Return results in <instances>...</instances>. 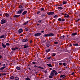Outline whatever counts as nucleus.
Instances as JSON below:
<instances>
[{
    "label": "nucleus",
    "mask_w": 80,
    "mask_h": 80,
    "mask_svg": "<svg viewBox=\"0 0 80 80\" xmlns=\"http://www.w3.org/2000/svg\"><path fill=\"white\" fill-rule=\"evenodd\" d=\"M62 21H65V20L64 19H62Z\"/></svg>",
    "instance_id": "nucleus-60"
},
{
    "label": "nucleus",
    "mask_w": 80,
    "mask_h": 80,
    "mask_svg": "<svg viewBox=\"0 0 80 80\" xmlns=\"http://www.w3.org/2000/svg\"><path fill=\"white\" fill-rule=\"evenodd\" d=\"M62 5H63L62 4H60V5H59L58 6V7H60V6H62Z\"/></svg>",
    "instance_id": "nucleus-55"
},
{
    "label": "nucleus",
    "mask_w": 80,
    "mask_h": 80,
    "mask_svg": "<svg viewBox=\"0 0 80 80\" xmlns=\"http://www.w3.org/2000/svg\"><path fill=\"white\" fill-rule=\"evenodd\" d=\"M38 68H41V69H44V68H42V67L39 66L38 67Z\"/></svg>",
    "instance_id": "nucleus-42"
},
{
    "label": "nucleus",
    "mask_w": 80,
    "mask_h": 80,
    "mask_svg": "<svg viewBox=\"0 0 80 80\" xmlns=\"http://www.w3.org/2000/svg\"><path fill=\"white\" fill-rule=\"evenodd\" d=\"M75 73V72H72V73H71V75H74V74Z\"/></svg>",
    "instance_id": "nucleus-50"
},
{
    "label": "nucleus",
    "mask_w": 80,
    "mask_h": 80,
    "mask_svg": "<svg viewBox=\"0 0 80 80\" xmlns=\"http://www.w3.org/2000/svg\"><path fill=\"white\" fill-rule=\"evenodd\" d=\"M37 26H38V25H40V24L38 23L37 24Z\"/></svg>",
    "instance_id": "nucleus-64"
},
{
    "label": "nucleus",
    "mask_w": 80,
    "mask_h": 80,
    "mask_svg": "<svg viewBox=\"0 0 80 80\" xmlns=\"http://www.w3.org/2000/svg\"><path fill=\"white\" fill-rule=\"evenodd\" d=\"M49 78H52L53 77L52 76H49Z\"/></svg>",
    "instance_id": "nucleus-43"
},
{
    "label": "nucleus",
    "mask_w": 80,
    "mask_h": 80,
    "mask_svg": "<svg viewBox=\"0 0 80 80\" xmlns=\"http://www.w3.org/2000/svg\"><path fill=\"white\" fill-rule=\"evenodd\" d=\"M42 20H40L38 21V23H41V22H42Z\"/></svg>",
    "instance_id": "nucleus-46"
},
{
    "label": "nucleus",
    "mask_w": 80,
    "mask_h": 80,
    "mask_svg": "<svg viewBox=\"0 0 80 80\" xmlns=\"http://www.w3.org/2000/svg\"><path fill=\"white\" fill-rule=\"evenodd\" d=\"M25 29L26 31V32H28V28H25Z\"/></svg>",
    "instance_id": "nucleus-41"
},
{
    "label": "nucleus",
    "mask_w": 80,
    "mask_h": 80,
    "mask_svg": "<svg viewBox=\"0 0 80 80\" xmlns=\"http://www.w3.org/2000/svg\"><path fill=\"white\" fill-rule=\"evenodd\" d=\"M53 17L54 18H58V16L57 15H55Z\"/></svg>",
    "instance_id": "nucleus-27"
},
{
    "label": "nucleus",
    "mask_w": 80,
    "mask_h": 80,
    "mask_svg": "<svg viewBox=\"0 0 80 80\" xmlns=\"http://www.w3.org/2000/svg\"><path fill=\"white\" fill-rule=\"evenodd\" d=\"M1 24H3V23H5L7 22V21L2 19L1 20Z\"/></svg>",
    "instance_id": "nucleus-6"
},
{
    "label": "nucleus",
    "mask_w": 80,
    "mask_h": 80,
    "mask_svg": "<svg viewBox=\"0 0 80 80\" xmlns=\"http://www.w3.org/2000/svg\"><path fill=\"white\" fill-rule=\"evenodd\" d=\"M1 75H3V76L7 75V73H5V72H2V74H1Z\"/></svg>",
    "instance_id": "nucleus-22"
},
{
    "label": "nucleus",
    "mask_w": 80,
    "mask_h": 80,
    "mask_svg": "<svg viewBox=\"0 0 80 80\" xmlns=\"http://www.w3.org/2000/svg\"><path fill=\"white\" fill-rule=\"evenodd\" d=\"M18 32L19 34L21 33H22V32H23V29L20 28L19 29V30H18Z\"/></svg>",
    "instance_id": "nucleus-4"
},
{
    "label": "nucleus",
    "mask_w": 80,
    "mask_h": 80,
    "mask_svg": "<svg viewBox=\"0 0 80 80\" xmlns=\"http://www.w3.org/2000/svg\"><path fill=\"white\" fill-rule=\"evenodd\" d=\"M11 49L13 51H15V48H11Z\"/></svg>",
    "instance_id": "nucleus-38"
},
{
    "label": "nucleus",
    "mask_w": 80,
    "mask_h": 80,
    "mask_svg": "<svg viewBox=\"0 0 80 80\" xmlns=\"http://www.w3.org/2000/svg\"><path fill=\"white\" fill-rule=\"evenodd\" d=\"M42 35V33L40 32L36 33L34 34V36L35 37H40Z\"/></svg>",
    "instance_id": "nucleus-3"
},
{
    "label": "nucleus",
    "mask_w": 80,
    "mask_h": 80,
    "mask_svg": "<svg viewBox=\"0 0 80 80\" xmlns=\"http://www.w3.org/2000/svg\"><path fill=\"white\" fill-rule=\"evenodd\" d=\"M28 40L27 39L24 38L22 40V42H28Z\"/></svg>",
    "instance_id": "nucleus-7"
},
{
    "label": "nucleus",
    "mask_w": 80,
    "mask_h": 80,
    "mask_svg": "<svg viewBox=\"0 0 80 80\" xmlns=\"http://www.w3.org/2000/svg\"><path fill=\"white\" fill-rule=\"evenodd\" d=\"M58 21H59V22H62V19H61V18H59L58 19Z\"/></svg>",
    "instance_id": "nucleus-34"
},
{
    "label": "nucleus",
    "mask_w": 80,
    "mask_h": 80,
    "mask_svg": "<svg viewBox=\"0 0 80 80\" xmlns=\"http://www.w3.org/2000/svg\"><path fill=\"white\" fill-rule=\"evenodd\" d=\"M49 67H53V66H52V65L51 64H48V63L46 64Z\"/></svg>",
    "instance_id": "nucleus-16"
},
{
    "label": "nucleus",
    "mask_w": 80,
    "mask_h": 80,
    "mask_svg": "<svg viewBox=\"0 0 80 80\" xmlns=\"http://www.w3.org/2000/svg\"><path fill=\"white\" fill-rule=\"evenodd\" d=\"M5 37V35H2V36H0V39L3 38Z\"/></svg>",
    "instance_id": "nucleus-18"
},
{
    "label": "nucleus",
    "mask_w": 80,
    "mask_h": 80,
    "mask_svg": "<svg viewBox=\"0 0 80 80\" xmlns=\"http://www.w3.org/2000/svg\"><path fill=\"white\" fill-rule=\"evenodd\" d=\"M56 55V53H52V56H53V57H55Z\"/></svg>",
    "instance_id": "nucleus-31"
},
{
    "label": "nucleus",
    "mask_w": 80,
    "mask_h": 80,
    "mask_svg": "<svg viewBox=\"0 0 80 80\" xmlns=\"http://www.w3.org/2000/svg\"><path fill=\"white\" fill-rule=\"evenodd\" d=\"M51 58L52 59V57H51V56L49 57V58H47V59H48V60H50L51 59Z\"/></svg>",
    "instance_id": "nucleus-33"
},
{
    "label": "nucleus",
    "mask_w": 80,
    "mask_h": 80,
    "mask_svg": "<svg viewBox=\"0 0 80 80\" xmlns=\"http://www.w3.org/2000/svg\"><path fill=\"white\" fill-rule=\"evenodd\" d=\"M41 33H44V31H41Z\"/></svg>",
    "instance_id": "nucleus-59"
},
{
    "label": "nucleus",
    "mask_w": 80,
    "mask_h": 80,
    "mask_svg": "<svg viewBox=\"0 0 80 80\" xmlns=\"http://www.w3.org/2000/svg\"><path fill=\"white\" fill-rule=\"evenodd\" d=\"M16 80H19V78H18L17 77H16L15 78H14Z\"/></svg>",
    "instance_id": "nucleus-26"
},
{
    "label": "nucleus",
    "mask_w": 80,
    "mask_h": 80,
    "mask_svg": "<svg viewBox=\"0 0 80 80\" xmlns=\"http://www.w3.org/2000/svg\"><path fill=\"white\" fill-rule=\"evenodd\" d=\"M34 67H35V68H37V66H36V65H35Z\"/></svg>",
    "instance_id": "nucleus-63"
},
{
    "label": "nucleus",
    "mask_w": 80,
    "mask_h": 80,
    "mask_svg": "<svg viewBox=\"0 0 80 80\" xmlns=\"http://www.w3.org/2000/svg\"><path fill=\"white\" fill-rule=\"evenodd\" d=\"M64 76H65V75H61L60 77V78H62V77H64Z\"/></svg>",
    "instance_id": "nucleus-36"
},
{
    "label": "nucleus",
    "mask_w": 80,
    "mask_h": 80,
    "mask_svg": "<svg viewBox=\"0 0 80 80\" xmlns=\"http://www.w3.org/2000/svg\"><path fill=\"white\" fill-rule=\"evenodd\" d=\"M43 37L46 38L48 37H49V34H45L43 35Z\"/></svg>",
    "instance_id": "nucleus-11"
},
{
    "label": "nucleus",
    "mask_w": 80,
    "mask_h": 80,
    "mask_svg": "<svg viewBox=\"0 0 80 80\" xmlns=\"http://www.w3.org/2000/svg\"><path fill=\"white\" fill-rule=\"evenodd\" d=\"M55 74V75H58V73H57V71H56V72L54 73Z\"/></svg>",
    "instance_id": "nucleus-47"
},
{
    "label": "nucleus",
    "mask_w": 80,
    "mask_h": 80,
    "mask_svg": "<svg viewBox=\"0 0 80 80\" xmlns=\"http://www.w3.org/2000/svg\"><path fill=\"white\" fill-rule=\"evenodd\" d=\"M64 51L66 52H68V51H67V49H65V50H64Z\"/></svg>",
    "instance_id": "nucleus-54"
},
{
    "label": "nucleus",
    "mask_w": 80,
    "mask_h": 80,
    "mask_svg": "<svg viewBox=\"0 0 80 80\" xmlns=\"http://www.w3.org/2000/svg\"><path fill=\"white\" fill-rule=\"evenodd\" d=\"M19 17H20V15H14L13 17V18H18Z\"/></svg>",
    "instance_id": "nucleus-8"
},
{
    "label": "nucleus",
    "mask_w": 80,
    "mask_h": 80,
    "mask_svg": "<svg viewBox=\"0 0 80 80\" xmlns=\"http://www.w3.org/2000/svg\"><path fill=\"white\" fill-rule=\"evenodd\" d=\"M22 8L23 6H22V5H20L19 6V8L21 9H20L17 12V13L18 14H21V13L23 12V10H24V9H22Z\"/></svg>",
    "instance_id": "nucleus-1"
},
{
    "label": "nucleus",
    "mask_w": 80,
    "mask_h": 80,
    "mask_svg": "<svg viewBox=\"0 0 80 80\" xmlns=\"http://www.w3.org/2000/svg\"><path fill=\"white\" fill-rule=\"evenodd\" d=\"M29 70H30V71L32 70V69H31L30 68H29Z\"/></svg>",
    "instance_id": "nucleus-62"
},
{
    "label": "nucleus",
    "mask_w": 80,
    "mask_h": 80,
    "mask_svg": "<svg viewBox=\"0 0 80 80\" xmlns=\"http://www.w3.org/2000/svg\"><path fill=\"white\" fill-rule=\"evenodd\" d=\"M60 14L61 15H64V14H63V13H60Z\"/></svg>",
    "instance_id": "nucleus-52"
},
{
    "label": "nucleus",
    "mask_w": 80,
    "mask_h": 80,
    "mask_svg": "<svg viewBox=\"0 0 80 80\" xmlns=\"http://www.w3.org/2000/svg\"><path fill=\"white\" fill-rule=\"evenodd\" d=\"M63 65L64 66H66V63L65 62L63 63Z\"/></svg>",
    "instance_id": "nucleus-48"
},
{
    "label": "nucleus",
    "mask_w": 80,
    "mask_h": 80,
    "mask_svg": "<svg viewBox=\"0 0 80 80\" xmlns=\"http://www.w3.org/2000/svg\"><path fill=\"white\" fill-rule=\"evenodd\" d=\"M2 55H0V59H1V58H2Z\"/></svg>",
    "instance_id": "nucleus-56"
},
{
    "label": "nucleus",
    "mask_w": 80,
    "mask_h": 80,
    "mask_svg": "<svg viewBox=\"0 0 80 80\" xmlns=\"http://www.w3.org/2000/svg\"><path fill=\"white\" fill-rule=\"evenodd\" d=\"M56 72V71H55V70H53L51 71L50 75L51 76H52V77H54V76H55V73Z\"/></svg>",
    "instance_id": "nucleus-2"
},
{
    "label": "nucleus",
    "mask_w": 80,
    "mask_h": 80,
    "mask_svg": "<svg viewBox=\"0 0 80 80\" xmlns=\"http://www.w3.org/2000/svg\"><path fill=\"white\" fill-rule=\"evenodd\" d=\"M64 17L65 18H69V17H70V16H69V15L67 14V16H65Z\"/></svg>",
    "instance_id": "nucleus-23"
},
{
    "label": "nucleus",
    "mask_w": 80,
    "mask_h": 80,
    "mask_svg": "<svg viewBox=\"0 0 80 80\" xmlns=\"http://www.w3.org/2000/svg\"><path fill=\"white\" fill-rule=\"evenodd\" d=\"M27 11H24L22 14V15L24 16L25 15V14H27Z\"/></svg>",
    "instance_id": "nucleus-12"
},
{
    "label": "nucleus",
    "mask_w": 80,
    "mask_h": 80,
    "mask_svg": "<svg viewBox=\"0 0 80 80\" xmlns=\"http://www.w3.org/2000/svg\"><path fill=\"white\" fill-rule=\"evenodd\" d=\"M46 45L47 47H50V44L49 43L46 44Z\"/></svg>",
    "instance_id": "nucleus-30"
},
{
    "label": "nucleus",
    "mask_w": 80,
    "mask_h": 80,
    "mask_svg": "<svg viewBox=\"0 0 80 80\" xmlns=\"http://www.w3.org/2000/svg\"><path fill=\"white\" fill-rule=\"evenodd\" d=\"M55 44H58V42H54Z\"/></svg>",
    "instance_id": "nucleus-51"
},
{
    "label": "nucleus",
    "mask_w": 80,
    "mask_h": 80,
    "mask_svg": "<svg viewBox=\"0 0 80 80\" xmlns=\"http://www.w3.org/2000/svg\"><path fill=\"white\" fill-rule=\"evenodd\" d=\"M15 68L16 69V70H20L21 69V68H20L18 66H17Z\"/></svg>",
    "instance_id": "nucleus-13"
},
{
    "label": "nucleus",
    "mask_w": 80,
    "mask_h": 80,
    "mask_svg": "<svg viewBox=\"0 0 80 80\" xmlns=\"http://www.w3.org/2000/svg\"><path fill=\"white\" fill-rule=\"evenodd\" d=\"M28 23V21H27L26 22H25V23H24L23 25H26Z\"/></svg>",
    "instance_id": "nucleus-25"
},
{
    "label": "nucleus",
    "mask_w": 80,
    "mask_h": 80,
    "mask_svg": "<svg viewBox=\"0 0 80 80\" xmlns=\"http://www.w3.org/2000/svg\"><path fill=\"white\" fill-rule=\"evenodd\" d=\"M58 9H63V8H62V7H60L58 8Z\"/></svg>",
    "instance_id": "nucleus-39"
},
{
    "label": "nucleus",
    "mask_w": 80,
    "mask_h": 80,
    "mask_svg": "<svg viewBox=\"0 0 80 80\" xmlns=\"http://www.w3.org/2000/svg\"><path fill=\"white\" fill-rule=\"evenodd\" d=\"M6 68V67L5 66H3V67H2L1 68H0V70H3L4 68Z\"/></svg>",
    "instance_id": "nucleus-15"
},
{
    "label": "nucleus",
    "mask_w": 80,
    "mask_h": 80,
    "mask_svg": "<svg viewBox=\"0 0 80 80\" xmlns=\"http://www.w3.org/2000/svg\"><path fill=\"white\" fill-rule=\"evenodd\" d=\"M62 3L63 4H66V3H67V1H63Z\"/></svg>",
    "instance_id": "nucleus-32"
},
{
    "label": "nucleus",
    "mask_w": 80,
    "mask_h": 80,
    "mask_svg": "<svg viewBox=\"0 0 80 80\" xmlns=\"http://www.w3.org/2000/svg\"><path fill=\"white\" fill-rule=\"evenodd\" d=\"M15 50H18V47H15Z\"/></svg>",
    "instance_id": "nucleus-49"
},
{
    "label": "nucleus",
    "mask_w": 80,
    "mask_h": 80,
    "mask_svg": "<svg viewBox=\"0 0 80 80\" xmlns=\"http://www.w3.org/2000/svg\"><path fill=\"white\" fill-rule=\"evenodd\" d=\"M50 51V49H48V50H46L45 51V52L46 53H48V52H49Z\"/></svg>",
    "instance_id": "nucleus-24"
},
{
    "label": "nucleus",
    "mask_w": 80,
    "mask_h": 80,
    "mask_svg": "<svg viewBox=\"0 0 80 80\" xmlns=\"http://www.w3.org/2000/svg\"><path fill=\"white\" fill-rule=\"evenodd\" d=\"M53 36H54V34L50 32L49 34V37H53Z\"/></svg>",
    "instance_id": "nucleus-10"
},
{
    "label": "nucleus",
    "mask_w": 80,
    "mask_h": 80,
    "mask_svg": "<svg viewBox=\"0 0 80 80\" xmlns=\"http://www.w3.org/2000/svg\"><path fill=\"white\" fill-rule=\"evenodd\" d=\"M6 45H7V46H8L10 45V44L8 43H6Z\"/></svg>",
    "instance_id": "nucleus-44"
},
{
    "label": "nucleus",
    "mask_w": 80,
    "mask_h": 80,
    "mask_svg": "<svg viewBox=\"0 0 80 80\" xmlns=\"http://www.w3.org/2000/svg\"><path fill=\"white\" fill-rule=\"evenodd\" d=\"M44 72L45 73H47V71H45Z\"/></svg>",
    "instance_id": "nucleus-58"
},
{
    "label": "nucleus",
    "mask_w": 80,
    "mask_h": 80,
    "mask_svg": "<svg viewBox=\"0 0 80 80\" xmlns=\"http://www.w3.org/2000/svg\"><path fill=\"white\" fill-rule=\"evenodd\" d=\"M62 38H65V36L63 35L62 37L61 36V37L60 38H61V39H62Z\"/></svg>",
    "instance_id": "nucleus-45"
},
{
    "label": "nucleus",
    "mask_w": 80,
    "mask_h": 80,
    "mask_svg": "<svg viewBox=\"0 0 80 80\" xmlns=\"http://www.w3.org/2000/svg\"><path fill=\"white\" fill-rule=\"evenodd\" d=\"M73 46L77 47V46H78V43L74 44H73Z\"/></svg>",
    "instance_id": "nucleus-28"
},
{
    "label": "nucleus",
    "mask_w": 80,
    "mask_h": 80,
    "mask_svg": "<svg viewBox=\"0 0 80 80\" xmlns=\"http://www.w3.org/2000/svg\"><path fill=\"white\" fill-rule=\"evenodd\" d=\"M30 43H32V40L30 41Z\"/></svg>",
    "instance_id": "nucleus-57"
},
{
    "label": "nucleus",
    "mask_w": 80,
    "mask_h": 80,
    "mask_svg": "<svg viewBox=\"0 0 80 80\" xmlns=\"http://www.w3.org/2000/svg\"><path fill=\"white\" fill-rule=\"evenodd\" d=\"M77 35V33L76 32H75V33H72V34L71 35L72 36H75V35Z\"/></svg>",
    "instance_id": "nucleus-14"
},
{
    "label": "nucleus",
    "mask_w": 80,
    "mask_h": 80,
    "mask_svg": "<svg viewBox=\"0 0 80 80\" xmlns=\"http://www.w3.org/2000/svg\"><path fill=\"white\" fill-rule=\"evenodd\" d=\"M54 12H48L47 13V15H53L54 14Z\"/></svg>",
    "instance_id": "nucleus-5"
},
{
    "label": "nucleus",
    "mask_w": 80,
    "mask_h": 80,
    "mask_svg": "<svg viewBox=\"0 0 80 80\" xmlns=\"http://www.w3.org/2000/svg\"><path fill=\"white\" fill-rule=\"evenodd\" d=\"M5 16L6 17H9V14H8L6 13L5 14Z\"/></svg>",
    "instance_id": "nucleus-29"
},
{
    "label": "nucleus",
    "mask_w": 80,
    "mask_h": 80,
    "mask_svg": "<svg viewBox=\"0 0 80 80\" xmlns=\"http://www.w3.org/2000/svg\"><path fill=\"white\" fill-rule=\"evenodd\" d=\"M2 47H3V48H5L6 47H7V46H6V45L4 44H3V43H2Z\"/></svg>",
    "instance_id": "nucleus-17"
},
{
    "label": "nucleus",
    "mask_w": 80,
    "mask_h": 80,
    "mask_svg": "<svg viewBox=\"0 0 80 80\" xmlns=\"http://www.w3.org/2000/svg\"><path fill=\"white\" fill-rule=\"evenodd\" d=\"M40 12L38 11L37 12V15H38L39 14H40Z\"/></svg>",
    "instance_id": "nucleus-40"
},
{
    "label": "nucleus",
    "mask_w": 80,
    "mask_h": 80,
    "mask_svg": "<svg viewBox=\"0 0 80 80\" xmlns=\"http://www.w3.org/2000/svg\"><path fill=\"white\" fill-rule=\"evenodd\" d=\"M22 46H23V47H24V48H28V46L27 44H25L24 45H22Z\"/></svg>",
    "instance_id": "nucleus-9"
},
{
    "label": "nucleus",
    "mask_w": 80,
    "mask_h": 80,
    "mask_svg": "<svg viewBox=\"0 0 80 80\" xmlns=\"http://www.w3.org/2000/svg\"><path fill=\"white\" fill-rule=\"evenodd\" d=\"M80 19H79L77 20V21L79 22V21H80Z\"/></svg>",
    "instance_id": "nucleus-61"
},
{
    "label": "nucleus",
    "mask_w": 80,
    "mask_h": 80,
    "mask_svg": "<svg viewBox=\"0 0 80 80\" xmlns=\"http://www.w3.org/2000/svg\"><path fill=\"white\" fill-rule=\"evenodd\" d=\"M59 64L60 65H62V62L59 63Z\"/></svg>",
    "instance_id": "nucleus-53"
},
{
    "label": "nucleus",
    "mask_w": 80,
    "mask_h": 80,
    "mask_svg": "<svg viewBox=\"0 0 80 80\" xmlns=\"http://www.w3.org/2000/svg\"><path fill=\"white\" fill-rule=\"evenodd\" d=\"M10 78L11 80H13V79H15V77L13 76H11L10 77Z\"/></svg>",
    "instance_id": "nucleus-21"
},
{
    "label": "nucleus",
    "mask_w": 80,
    "mask_h": 80,
    "mask_svg": "<svg viewBox=\"0 0 80 80\" xmlns=\"http://www.w3.org/2000/svg\"><path fill=\"white\" fill-rule=\"evenodd\" d=\"M37 64V63L36 62H35V61H33V62H32V65H35Z\"/></svg>",
    "instance_id": "nucleus-19"
},
{
    "label": "nucleus",
    "mask_w": 80,
    "mask_h": 80,
    "mask_svg": "<svg viewBox=\"0 0 80 80\" xmlns=\"http://www.w3.org/2000/svg\"><path fill=\"white\" fill-rule=\"evenodd\" d=\"M41 11H44L45 10V8H41Z\"/></svg>",
    "instance_id": "nucleus-35"
},
{
    "label": "nucleus",
    "mask_w": 80,
    "mask_h": 80,
    "mask_svg": "<svg viewBox=\"0 0 80 80\" xmlns=\"http://www.w3.org/2000/svg\"><path fill=\"white\" fill-rule=\"evenodd\" d=\"M45 16V15L44 14H42L41 16V17H42V18H44Z\"/></svg>",
    "instance_id": "nucleus-20"
},
{
    "label": "nucleus",
    "mask_w": 80,
    "mask_h": 80,
    "mask_svg": "<svg viewBox=\"0 0 80 80\" xmlns=\"http://www.w3.org/2000/svg\"><path fill=\"white\" fill-rule=\"evenodd\" d=\"M25 80H31L30 79V78H25Z\"/></svg>",
    "instance_id": "nucleus-37"
}]
</instances>
